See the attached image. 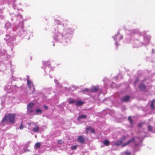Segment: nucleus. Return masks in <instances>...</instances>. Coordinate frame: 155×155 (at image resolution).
I'll return each instance as SVG.
<instances>
[{"label": "nucleus", "mask_w": 155, "mask_h": 155, "mask_svg": "<svg viewBox=\"0 0 155 155\" xmlns=\"http://www.w3.org/2000/svg\"><path fill=\"white\" fill-rule=\"evenodd\" d=\"M15 114H9L8 115L6 114L2 120V122L3 123L8 120L11 123H14L15 120Z\"/></svg>", "instance_id": "f257e3e1"}, {"label": "nucleus", "mask_w": 155, "mask_h": 155, "mask_svg": "<svg viewBox=\"0 0 155 155\" xmlns=\"http://www.w3.org/2000/svg\"><path fill=\"white\" fill-rule=\"evenodd\" d=\"M27 83L30 89H31V88H32V90L31 91V92H35V89L33 83L28 79L27 81Z\"/></svg>", "instance_id": "f03ea898"}, {"label": "nucleus", "mask_w": 155, "mask_h": 155, "mask_svg": "<svg viewBox=\"0 0 155 155\" xmlns=\"http://www.w3.org/2000/svg\"><path fill=\"white\" fill-rule=\"evenodd\" d=\"M32 124L34 125V127L32 128V130L34 132H37L39 130V128L38 126L35 123H32Z\"/></svg>", "instance_id": "7ed1b4c3"}, {"label": "nucleus", "mask_w": 155, "mask_h": 155, "mask_svg": "<svg viewBox=\"0 0 155 155\" xmlns=\"http://www.w3.org/2000/svg\"><path fill=\"white\" fill-rule=\"evenodd\" d=\"M140 89L142 91H147V90L146 89V86L143 83L141 84L139 86Z\"/></svg>", "instance_id": "20e7f679"}, {"label": "nucleus", "mask_w": 155, "mask_h": 155, "mask_svg": "<svg viewBox=\"0 0 155 155\" xmlns=\"http://www.w3.org/2000/svg\"><path fill=\"white\" fill-rule=\"evenodd\" d=\"M135 139L134 138H132L130 140H128L127 142H126L125 143H124L122 146L123 147H125L127 145H128L130 143L133 142H135Z\"/></svg>", "instance_id": "39448f33"}, {"label": "nucleus", "mask_w": 155, "mask_h": 155, "mask_svg": "<svg viewBox=\"0 0 155 155\" xmlns=\"http://www.w3.org/2000/svg\"><path fill=\"white\" fill-rule=\"evenodd\" d=\"M95 130L92 128L90 127H87L86 128V133H88L90 132V133H94L95 132Z\"/></svg>", "instance_id": "423d86ee"}, {"label": "nucleus", "mask_w": 155, "mask_h": 155, "mask_svg": "<svg viewBox=\"0 0 155 155\" xmlns=\"http://www.w3.org/2000/svg\"><path fill=\"white\" fill-rule=\"evenodd\" d=\"M78 141L81 143H83L84 142L85 140L82 136H79L78 138Z\"/></svg>", "instance_id": "0eeeda50"}, {"label": "nucleus", "mask_w": 155, "mask_h": 155, "mask_svg": "<svg viewBox=\"0 0 155 155\" xmlns=\"http://www.w3.org/2000/svg\"><path fill=\"white\" fill-rule=\"evenodd\" d=\"M84 104V102L83 101H77L75 102V105L77 106H81Z\"/></svg>", "instance_id": "6e6552de"}, {"label": "nucleus", "mask_w": 155, "mask_h": 155, "mask_svg": "<svg viewBox=\"0 0 155 155\" xmlns=\"http://www.w3.org/2000/svg\"><path fill=\"white\" fill-rule=\"evenodd\" d=\"M98 90V87L97 86L91 88L90 91L91 92H95Z\"/></svg>", "instance_id": "1a4fd4ad"}, {"label": "nucleus", "mask_w": 155, "mask_h": 155, "mask_svg": "<svg viewBox=\"0 0 155 155\" xmlns=\"http://www.w3.org/2000/svg\"><path fill=\"white\" fill-rule=\"evenodd\" d=\"M130 98V97L129 96H124L122 98L121 101L124 102H127L128 101Z\"/></svg>", "instance_id": "9d476101"}, {"label": "nucleus", "mask_w": 155, "mask_h": 155, "mask_svg": "<svg viewBox=\"0 0 155 155\" xmlns=\"http://www.w3.org/2000/svg\"><path fill=\"white\" fill-rule=\"evenodd\" d=\"M155 103V100H153L151 102L150 107L152 110H154L155 109V106H154V104Z\"/></svg>", "instance_id": "9b49d317"}, {"label": "nucleus", "mask_w": 155, "mask_h": 155, "mask_svg": "<svg viewBox=\"0 0 155 155\" xmlns=\"http://www.w3.org/2000/svg\"><path fill=\"white\" fill-rule=\"evenodd\" d=\"M87 115H81L80 116H79L78 118V120H79L81 118H85L87 117Z\"/></svg>", "instance_id": "f8f14e48"}, {"label": "nucleus", "mask_w": 155, "mask_h": 155, "mask_svg": "<svg viewBox=\"0 0 155 155\" xmlns=\"http://www.w3.org/2000/svg\"><path fill=\"white\" fill-rule=\"evenodd\" d=\"M103 143L106 146H108L110 144V142L107 140H105L103 142Z\"/></svg>", "instance_id": "ddd939ff"}, {"label": "nucleus", "mask_w": 155, "mask_h": 155, "mask_svg": "<svg viewBox=\"0 0 155 155\" xmlns=\"http://www.w3.org/2000/svg\"><path fill=\"white\" fill-rule=\"evenodd\" d=\"M36 113L37 114H41L42 113V110L38 108L36 110Z\"/></svg>", "instance_id": "4468645a"}, {"label": "nucleus", "mask_w": 155, "mask_h": 155, "mask_svg": "<svg viewBox=\"0 0 155 155\" xmlns=\"http://www.w3.org/2000/svg\"><path fill=\"white\" fill-rule=\"evenodd\" d=\"M34 105V104L32 103H29L27 105V108H32Z\"/></svg>", "instance_id": "2eb2a0df"}, {"label": "nucleus", "mask_w": 155, "mask_h": 155, "mask_svg": "<svg viewBox=\"0 0 155 155\" xmlns=\"http://www.w3.org/2000/svg\"><path fill=\"white\" fill-rule=\"evenodd\" d=\"M123 143L122 140H120L118 141L115 144V145L116 146H119L121 145Z\"/></svg>", "instance_id": "dca6fc26"}, {"label": "nucleus", "mask_w": 155, "mask_h": 155, "mask_svg": "<svg viewBox=\"0 0 155 155\" xmlns=\"http://www.w3.org/2000/svg\"><path fill=\"white\" fill-rule=\"evenodd\" d=\"M27 111H28V113H30V114L33 111V110L32 109V108H27Z\"/></svg>", "instance_id": "f3484780"}, {"label": "nucleus", "mask_w": 155, "mask_h": 155, "mask_svg": "<svg viewBox=\"0 0 155 155\" xmlns=\"http://www.w3.org/2000/svg\"><path fill=\"white\" fill-rule=\"evenodd\" d=\"M41 143L39 142H38V143H35V147H37L38 148H39L41 147Z\"/></svg>", "instance_id": "a211bd4d"}, {"label": "nucleus", "mask_w": 155, "mask_h": 155, "mask_svg": "<svg viewBox=\"0 0 155 155\" xmlns=\"http://www.w3.org/2000/svg\"><path fill=\"white\" fill-rule=\"evenodd\" d=\"M153 130V127L150 125L148 126V130L150 131H152Z\"/></svg>", "instance_id": "6ab92c4d"}, {"label": "nucleus", "mask_w": 155, "mask_h": 155, "mask_svg": "<svg viewBox=\"0 0 155 155\" xmlns=\"http://www.w3.org/2000/svg\"><path fill=\"white\" fill-rule=\"evenodd\" d=\"M128 119L129 120L130 122V123L131 124H133V120L132 117H129L128 118Z\"/></svg>", "instance_id": "aec40b11"}, {"label": "nucleus", "mask_w": 155, "mask_h": 155, "mask_svg": "<svg viewBox=\"0 0 155 155\" xmlns=\"http://www.w3.org/2000/svg\"><path fill=\"white\" fill-rule=\"evenodd\" d=\"M127 137L125 136H124L122 137L121 140L122 141V142H123L126 139Z\"/></svg>", "instance_id": "412c9836"}, {"label": "nucleus", "mask_w": 155, "mask_h": 155, "mask_svg": "<svg viewBox=\"0 0 155 155\" xmlns=\"http://www.w3.org/2000/svg\"><path fill=\"white\" fill-rule=\"evenodd\" d=\"M120 37V39H121L122 38V36H121L119 34H117V35H115V37L116 38H117L118 37Z\"/></svg>", "instance_id": "4be33fe9"}, {"label": "nucleus", "mask_w": 155, "mask_h": 155, "mask_svg": "<svg viewBox=\"0 0 155 155\" xmlns=\"http://www.w3.org/2000/svg\"><path fill=\"white\" fill-rule=\"evenodd\" d=\"M75 102H76V101H74L73 100H70L69 101V103L70 104H73Z\"/></svg>", "instance_id": "5701e85b"}, {"label": "nucleus", "mask_w": 155, "mask_h": 155, "mask_svg": "<svg viewBox=\"0 0 155 155\" xmlns=\"http://www.w3.org/2000/svg\"><path fill=\"white\" fill-rule=\"evenodd\" d=\"M77 146H72L71 147V149H72V150H74V149H75L77 148Z\"/></svg>", "instance_id": "b1692460"}, {"label": "nucleus", "mask_w": 155, "mask_h": 155, "mask_svg": "<svg viewBox=\"0 0 155 155\" xmlns=\"http://www.w3.org/2000/svg\"><path fill=\"white\" fill-rule=\"evenodd\" d=\"M124 153L126 155H130V153L129 152L125 151Z\"/></svg>", "instance_id": "393cba45"}, {"label": "nucleus", "mask_w": 155, "mask_h": 155, "mask_svg": "<svg viewBox=\"0 0 155 155\" xmlns=\"http://www.w3.org/2000/svg\"><path fill=\"white\" fill-rule=\"evenodd\" d=\"M89 91V89L87 88H85L82 90V92L84 93L85 91Z\"/></svg>", "instance_id": "a878e982"}, {"label": "nucleus", "mask_w": 155, "mask_h": 155, "mask_svg": "<svg viewBox=\"0 0 155 155\" xmlns=\"http://www.w3.org/2000/svg\"><path fill=\"white\" fill-rule=\"evenodd\" d=\"M19 128L21 130H22L24 128V126L22 125V123L21 124Z\"/></svg>", "instance_id": "bb28decb"}, {"label": "nucleus", "mask_w": 155, "mask_h": 155, "mask_svg": "<svg viewBox=\"0 0 155 155\" xmlns=\"http://www.w3.org/2000/svg\"><path fill=\"white\" fill-rule=\"evenodd\" d=\"M58 143L60 144H62L63 142L61 140H59L58 141Z\"/></svg>", "instance_id": "cd10ccee"}, {"label": "nucleus", "mask_w": 155, "mask_h": 155, "mask_svg": "<svg viewBox=\"0 0 155 155\" xmlns=\"http://www.w3.org/2000/svg\"><path fill=\"white\" fill-rule=\"evenodd\" d=\"M43 107L45 110L47 109L48 108V107L46 105H44Z\"/></svg>", "instance_id": "c85d7f7f"}, {"label": "nucleus", "mask_w": 155, "mask_h": 155, "mask_svg": "<svg viewBox=\"0 0 155 155\" xmlns=\"http://www.w3.org/2000/svg\"><path fill=\"white\" fill-rule=\"evenodd\" d=\"M142 125V123H140L138 124V126L139 127H141V125Z\"/></svg>", "instance_id": "c756f323"}, {"label": "nucleus", "mask_w": 155, "mask_h": 155, "mask_svg": "<svg viewBox=\"0 0 155 155\" xmlns=\"http://www.w3.org/2000/svg\"><path fill=\"white\" fill-rule=\"evenodd\" d=\"M32 88H31V89H29V90L30 91V93H31V91H32Z\"/></svg>", "instance_id": "7c9ffc66"}, {"label": "nucleus", "mask_w": 155, "mask_h": 155, "mask_svg": "<svg viewBox=\"0 0 155 155\" xmlns=\"http://www.w3.org/2000/svg\"><path fill=\"white\" fill-rule=\"evenodd\" d=\"M138 81V80H137V81L135 82V84H136Z\"/></svg>", "instance_id": "2f4dec72"}, {"label": "nucleus", "mask_w": 155, "mask_h": 155, "mask_svg": "<svg viewBox=\"0 0 155 155\" xmlns=\"http://www.w3.org/2000/svg\"><path fill=\"white\" fill-rule=\"evenodd\" d=\"M28 124L29 125H31V123H28Z\"/></svg>", "instance_id": "473e14b6"}, {"label": "nucleus", "mask_w": 155, "mask_h": 155, "mask_svg": "<svg viewBox=\"0 0 155 155\" xmlns=\"http://www.w3.org/2000/svg\"><path fill=\"white\" fill-rule=\"evenodd\" d=\"M4 155L3 154V155Z\"/></svg>", "instance_id": "72a5a7b5"}]
</instances>
